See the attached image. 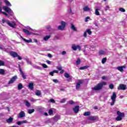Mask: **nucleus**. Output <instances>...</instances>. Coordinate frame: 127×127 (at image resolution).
I'll return each mask as SVG.
<instances>
[{
	"instance_id": "33",
	"label": "nucleus",
	"mask_w": 127,
	"mask_h": 127,
	"mask_svg": "<svg viewBox=\"0 0 127 127\" xmlns=\"http://www.w3.org/2000/svg\"><path fill=\"white\" fill-rule=\"evenodd\" d=\"M106 62H107V58H104L103 59H102L101 63H102V64H105V63H106Z\"/></svg>"
},
{
	"instance_id": "44",
	"label": "nucleus",
	"mask_w": 127,
	"mask_h": 127,
	"mask_svg": "<svg viewBox=\"0 0 127 127\" xmlns=\"http://www.w3.org/2000/svg\"><path fill=\"white\" fill-rule=\"evenodd\" d=\"M40 65H41L43 68H48V66L44 64H41Z\"/></svg>"
},
{
	"instance_id": "64",
	"label": "nucleus",
	"mask_w": 127,
	"mask_h": 127,
	"mask_svg": "<svg viewBox=\"0 0 127 127\" xmlns=\"http://www.w3.org/2000/svg\"><path fill=\"white\" fill-rule=\"evenodd\" d=\"M46 62L48 64H51V62L50 61H47Z\"/></svg>"
},
{
	"instance_id": "4",
	"label": "nucleus",
	"mask_w": 127,
	"mask_h": 127,
	"mask_svg": "<svg viewBox=\"0 0 127 127\" xmlns=\"http://www.w3.org/2000/svg\"><path fill=\"white\" fill-rule=\"evenodd\" d=\"M3 9H4L5 11H6V12L8 13V14L11 16H12L13 14H14L13 12L11 10V9L6 6H3Z\"/></svg>"
},
{
	"instance_id": "57",
	"label": "nucleus",
	"mask_w": 127,
	"mask_h": 127,
	"mask_svg": "<svg viewBox=\"0 0 127 127\" xmlns=\"http://www.w3.org/2000/svg\"><path fill=\"white\" fill-rule=\"evenodd\" d=\"M83 36L84 37H87V32H84V34H83Z\"/></svg>"
},
{
	"instance_id": "46",
	"label": "nucleus",
	"mask_w": 127,
	"mask_h": 127,
	"mask_svg": "<svg viewBox=\"0 0 127 127\" xmlns=\"http://www.w3.org/2000/svg\"><path fill=\"white\" fill-rule=\"evenodd\" d=\"M0 74L1 75H3V74H4V70L2 69H0Z\"/></svg>"
},
{
	"instance_id": "35",
	"label": "nucleus",
	"mask_w": 127,
	"mask_h": 127,
	"mask_svg": "<svg viewBox=\"0 0 127 127\" xmlns=\"http://www.w3.org/2000/svg\"><path fill=\"white\" fill-rule=\"evenodd\" d=\"M95 14H96V15H100V12H99L98 8H96L95 9Z\"/></svg>"
},
{
	"instance_id": "11",
	"label": "nucleus",
	"mask_w": 127,
	"mask_h": 127,
	"mask_svg": "<svg viewBox=\"0 0 127 127\" xmlns=\"http://www.w3.org/2000/svg\"><path fill=\"white\" fill-rule=\"evenodd\" d=\"M83 83V81L82 80H78V82L76 84V90H79L81 87V84Z\"/></svg>"
},
{
	"instance_id": "32",
	"label": "nucleus",
	"mask_w": 127,
	"mask_h": 127,
	"mask_svg": "<svg viewBox=\"0 0 127 127\" xmlns=\"http://www.w3.org/2000/svg\"><path fill=\"white\" fill-rule=\"evenodd\" d=\"M50 38V36H46L45 37H44V40L45 41H47Z\"/></svg>"
},
{
	"instance_id": "1",
	"label": "nucleus",
	"mask_w": 127,
	"mask_h": 127,
	"mask_svg": "<svg viewBox=\"0 0 127 127\" xmlns=\"http://www.w3.org/2000/svg\"><path fill=\"white\" fill-rule=\"evenodd\" d=\"M107 85V82H101L99 83L96 86L92 88L93 91H100L103 89V86H106Z\"/></svg>"
},
{
	"instance_id": "21",
	"label": "nucleus",
	"mask_w": 127,
	"mask_h": 127,
	"mask_svg": "<svg viewBox=\"0 0 127 127\" xmlns=\"http://www.w3.org/2000/svg\"><path fill=\"white\" fill-rule=\"evenodd\" d=\"M24 103L25 104V106L26 107H27L28 108H29L30 107H31V104L30 103H29L28 101H27V100H24Z\"/></svg>"
},
{
	"instance_id": "16",
	"label": "nucleus",
	"mask_w": 127,
	"mask_h": 127,
	"mask_svg": "<svg viewBox=\"0 0 127 127\" xmlns=\"http://www.w3.org/2000/svg\"><path fill=\"white\" fill-rule=\"evenodd\" d=\"M84 11H91V8L88 6H85L83 8Z\"/></svg>"
},
{
	"instance_id": "18",
	"label": "nucleus",
	"mask_w": 127,
	"mask_h": 127,
	"mask_svg": "<svg viewBox=\"0 0 127 127\" xmlns=\"http://www.w3.org/2000/svg\"><path fill=\"white\" fill-rule=\"evenodd\" d=\"M2 9H1V8H0V13H3V14H4V15H5L6 16H7L8 18H9V16H8V14H7V13H6L5 12H3L2 11Z\"/></svg>"
},
{
	"instance_id": "42",
	"label": "nucleus",
	"mask_w": 127,
	"mask_h": 127,
	"mask_svg": "<svg viewBox=\"0 0 127 127\" xmlns=\"http://www.w3.org/2000/svg\"><path fill=\"white\" fill-rule=\"evenodd\" d=\"M76 63V65H80V64L81 63V60H80V59H77Z\"/></svg>"
},
{
	"instance_id": "61",
	"label": "nucleus",
	"mask_w": 127,
	"mask_h": 127,
	"mask_svg": "<svg viewBox=\"0 0 127 127\" xmlns=\"http://www.w3.org/2000/svg\"><path fill=\"white\" fill-rule=\"evenodd\" d=\"M57 69L59 70L60 71H61L62 70V67H57Z\"/></svg>"
},
{
	"instance_id": "59",
	"label": "nucleus",
	"mask_w": 127,
	"mask_h": 127,
	"mask_svg": "<svg viewBox=\"0 0 127 127\" xmlns=\"http://www.w3.org/2000/svg\"><path fill=\"white\" fill-rule=\"evenodd\" d=\"M23 124H27L28 122L26 120L22 121Z\"/></svg>"
},
{
	"instance_id": "49",
	"label": "nucleus",
	"mask_w": 127,
	"mask_h": 127,
	"mask_svg": "<svg viewBox=\"0 0 127 127\" xmlns=\"http://www.w3.org/2000/svg\"><path fill=\"white\" fill-rule=\"evenodd\" d=\"M4 65V62L2 61H0V66H3Z\"/></svg>"
},
{
	"instance_id": "13",
	"label": "nucleus",
	"mask_w": 127,
	"mask_h": 127,
	"mask_svg": "<svg viewBox=\"0 0 127 127\" xmlns=\"http://www.w3.org/2000/svg\"><path fill=\"white\" fill-rule=\"evenodd\" d=\"M16 79H17V76H13L11 79L9 80V81L8 82V84H12V83H13L14 82H15V81L16 80Z\"/></svg>"
},
{
	"instance_id": "26",
	"label": "nucleus",
	"mask_w": 127,
	"mask_h": 127,
	"mask_svg": "<svg viewBox=\"0 0 127 127\" xmlns=\"http://www.w3.org/2000/svg\"><path fill=\"white\" fill-rule=\"evenodd\" d=\"M4 2L6 4V5H8V6H11V4L10 3V2H9V1L6 0H4Z\"/></svg>"
},
{
	"instance_id": "28",
	"label": "nucleus",
	"mask_w": 127,
	"mask_h": 127,
	"mask_svg": "<svg viewBox=\"0 0 127 127\" xmlns=\"http://www.w3.org/2000/svg\"><path fill=\"white\" fill-rule=\"evenodd\" d=\"M28 87L31 90H32L33 89V83H30L28 85Z\"/></svg>"
},
{
	"instance_id": "36",
	"label": "nucleus",
	"mask_w": 127,
	"mask_h": 127,
	"mask_svg": "<svg viewBox=\"0 0 127 127\" xmlns=\"http://www.w3.org/2000/svg\"><path fill=\"white\" fill-rule=\"evenodd\" d=\"M88 68V66H81L79 67V70H85Z\"/></svg>"
},
{
	"instance_id": "60",
	"label": "nucleus",
	"mask_w": 127,
	"mask_h": 127,
	"mask_svg": "<svg viewBox=\"0 0 127 127\" xmlns=\"http://www.w3.org/2000/svg\"><path fill=\"white\" fill-rule=\"evenodd\" d=\"M102 80H107V76H102Z\"/></svg>"
},
{
	"instance_id": "38",
	"label": "nucleus",
	"mask_w": 127,
	"mask_h": 127,
	"mask_svg": "<svg viewBox=\"0 0 127 127\" xmlns=\"http://www.w3.org/2000/svg\"><path fill=\"white\" fill-rule=\"evenodd\" d=\"M120 11H121V12H126V9L123 7H121L119 8Z\"/></svg>"
},
{
	"instance_id": "6",
	"label": "nucleus",
	"mask_w": 127,
	"mask_h": 127,
	"mask_svg": "<svg viewBox=\"0 0 127 127\" xmlns=\"http://www.w3.org/2000/svg\"><path fill=\"white\" fill-rule=\"evenodd\" d=\"M66 26V22L64 21L61 22V25L58 26V29L59 30H64V28Z\"/></svg>"
},
{
	"instance_id": "54",
	"label": "nucleus",
	"mask_w": 127,
	"mask_h": 127,
	"mask_svg": "<svg viewBox=\"0 0 127 127\" xmlns=\"http://www.w3.org/2000/svg\"><path fill=\"white\" fill-rule=\"evenodd\" d=\"M36 69H38L39 70H40L41 69V67L38 65H37L35 66Z\"/></svg>"
},
{
	"instance_id": "56",
	"label": "nucleus",
	"mask_w": 127,
	"mask_h": 127,
	"mask_svg": "<svg viewBox=\"0 0 127 127\" xmlns=\"http://www.w3.org/2000/svg\"><path fill=\"white\" fill-rule=\"evenodd\" d=\"M18 60H21V59H22V58H21V57L18 56V55H17V56Z\"/></svg>"
},
{
	"instance_id": "12",
	"label": "nucleus",
	"mask_w": 127,
	"mask_h": 127,
	"mask_svg": "<svg viewBox=\"0 0 127 127\" xmlns=\"http://www.w3.org/2000/svg\"><path fill=\"white\" fill-rule=\"evenodd\" d=\"M24 117H25V113L24 111H21L19 113L17 118L21 119V118H24Z\"/></svg>"
},
{
	"instance_id": "55",
	"label": "nucleus",
	"mask_w": 127,
	"mask_h": 127,
	"mask_svg": "<svg viewBox=\"0 0 127 127\" xmlns=\"http://www.w3.org/2000/svg\"><path fill=\"white\" fill-rule=\"evenodd\" d=\"M46 29H47L48 30H49V29H50V28H51V26H47L46 27Z\"/></svg>"
},
{
	"instance_id": "40",
	"label": "nucleus",
	"mask_w": 127,
	"mask_h": 127,
	"mask_svg": "<svg viewBox=\"0 0 127 127\" xmlns=\"http://www.w3.org/2000/svg\"><path fill=\"white\" fill-rule=\"evenodd\" d=\"M85 32L88 33L89 35H91V34L92 33V31H91V30L90 29H87Z\"/></svg>"
},
{
	"instance_id": "20",
	"label": "nucleus",
	"mask_w": 127,
	"mask_h": 127,
	"mask_svg": "<svg viewBox=\"0 0 127 127\" xmlns=\"http://www.w3.org/2000/svg\"><path fill=\"white\" fill-rule=\"evenodd\" d=\"M35 95L36 96H38V97L41 95V91H40V90H37L35 92Z\"/></svg>"
},
{
	"instance_id": "8",
	"label": "nucleus",
	"mask_w": 127,
	"mask_h": 127,
	"mask_svg": "<svg viewBox=\"0 0 127 127\" xmlns=\"http://www.w3.org/2000/svg\"><path fill=\"white\" fill-rule=\"evenodd\" d=\"M126 68H127L126 66L122 65V66L117 67L116 69L118 70V71H120V72H124V71H125L124 69H126Z\"/></svg>"
},
{
	"instance_id": "31",
	"label": "nucleus",
	"mask_w": 127,
	"mask_h": 127,
	"mask_svg": "<svg viewBox=\"0 0 127 127\" xmlns=\"http://www.w3.org/2000/svg\"><path fill=\"white\" fill-rule=\"evenodd\" d=\"M110 7L109 5H106V6L104 7V10L105 11H107V10H109L110 9Z\"/></svg>"
},
{
	"instance_id": "9",
	"label": "nucleus",
	"mask_w": 127,
	"mask_h": 127,
	"mask_svg": "<svg viewBox=\"0 0 127 127\" xmlns=\"http://www.w3.org/2000/svg\"><path fill=\"white\" fill-rule=\"evenodd\" d=\"M127 89V85L121 84L118 87V90H126Z\"/></svg>"
},
{
	"instance_id": "43",
	"label": "nucleus",
	"mask_w": 127,
	"mask_h": 127,
	"mask_svg": "<svg viewBox=\"0 0 127 127\" xmlns=\"http://www.w3.org/2000/svg\"><path fill=\"white\" fill-rule=\"evenodd\" d=\"M0 49L1 50H2L3 51H5V52H6L7 50L6 49H5V48L1 47L0 46Z\"/></svg>"
},
{
	"instance_id": "53",
	"label": "nucleus",
	"mask_w": 127,
	"mask_h": 127,
	"mask_svg": "<svg viewBox=\"0 0 127 127\" xmlns=\"http://www.w3.org/2000/svg\"><path fill=\"white\" fill-rule=\"evenodd\" d=\"M68 103H69V104H70V105H73V104H74V101H68Z\"/></svg>"
},
{
	"instance_id": "23",
	"label": "nucleus",
	"mask_w": 127,
	"mask_h": 127,
	"mask_svg": "<svg viewBox=\"0 0 127 127\" xmlns=\"http://www.w3.org/2000/svg\"><path fill=\"white\" fill-rule=\"evenodd\" d=\"M71 28L73 30V31H77V28L75 27V25H74L72 23H71Z\"/></svg>"
},
{
	"instance_id": "41",
	"label": "nucleus",
	"mask_w": 127,
	"mask_h": 127,
	"mask_svg": "<svg viewBox=\"0 0 127 127\" xmlns=\"http://www.w3.org/2000/svg\"><path fill=\"white\" fill-rule=\"evenodd\" d=\"M26 61L27 63V64H29L30 65H31V61L29 59H26Z\"/></svg>"
},
{
	"instance_id": "7",
	"label": "nucleus",
	"mask_w": 127,
	"mask_h": 127,
	"mask_svg": "<svg viewBox=\"0 0 127 127\" xmlns=\"http://www.w3.org/2000/svg\"><path fill=\"white\" fill-rule=\"evenodd\" d=\"M71 48L72 50H74V51H76V50H77V49H78L79 50H81V47L79 45H77L76 46V45L73 44V45H72Z\"/></svg>"
},
{
	"instance_id": "15",
	"label": "nucleus",
	"mask_w": 127,
	"mask_h": 127,
	"mask_svg": "<svg viewBox=\"0 0 127 127\" xmlns=\"http://www.w3.org/2000/svg\"><path fill=\"white\" fill-rule=\"evenodd\" d=\"M79 107L78 106H75L73 108V111H74L75 114H78V113H79Z\"/></svg>"
},
{
	"instance_id": "50",
	"label": "nucleus",
	"mask_w": 127,
	"mask_h": 127,
	"mask_svg": "<svg viewBox=\"0 0 127 127\" xmlns=\"http://www.w3.org/2000/svg\"><path fill=\"white\" fill-rule=\"evenodd\" d=\"M52 114H53V110H50L49 111V114L51 115H52Z\"/></svg>"
},
{
	"instance_id": "25",
	"label": "nucleus",
	"mask_w": 127,
	"mask_h": 127,
	"mask_svg": "<svg viewBox=\"0 0 127 127\" xmlns=\"http://www.w3.org/2000/svg\"><path fill=\"white\" fill-rule=\"evenodd\" d=\"M13 121V119L11 117H10L9 119L6 120V122L9 124L10 123H11Z\"/></svg>"
},
{
	"instance_id": "3",
	"label": "nucleus",
	"mask_w": 127,
	"mask_h": 127,
	"mask_svg": "<svg viewBox=\"0 0 127 127\" xmlns=\"http://www.w3.org/2000/svg\"><path fill=\"white\" fill-rule=\"evenodd\" d=\"M117 114L118 116L116 118V121L118 122L122 121V120H123V118L125 117V113H122L120 111H117Z\"/></svg>"
},
{
	"instance_id": "30",
	"label": "nucleus",
	"mask_w": 127,
	"mask_h": 127,
	"mask_svg": "<svg viewBox=\"0 0 127 127\" xmlns=\"http://www.w3.org/2000/svg\"><path fill=\"white\" fill-rule=\"evenodd\" d=\"M34 111H35V110H34V109H28V113H29V114H32L33 113H34Z\"/></svg>"
},
{
	"instance_id": "58",
	"label": "nucleus",
	"mask_w": 127,
	"mask_h": 127,
	"mask_svg": "<svg viewBox=\"0 0 127 127\" xmlns=\"http://www.w3.org/2000/svg\"><path fill=\"white\" fill-rule=\"evenodd\" d=\"M54 71H51L50 72V75H51V76H54Z\"/></svg>"
},
{
	"instance_id": "10",
	"label": "nucleus",
	"mask_w": 127,
	"mask_h": 127,
	"mask_svg": "<svg viewBox=\"0 0 127 127\" xmlns=\"http://www.w3.org/2000/svg\"><path fill=\"white\" fill-rule=\"evenodd\" d=\"M98 119V116H90L88 117L87 120L89 121H97V120Z\"/></svg>"
},
{
	"instance_id": "37",
	"label": "nucleus",
	"mask_w": 127,
	"mask_h": 127,
	"mask_svg": "<svg viewBox=\"0 0 127 127\" xmlns=\"http://www.w3.org/2000/svg\"><path fill=\"white\" fill-rule=\"evenodd\" d=\"M114 87H115V85L113 83H111L109 85V88L110 89H111V90H113Z\"/></svg>"
},
{
	"instance_id": "52",
	"label": "nucleus",
	"mask_w": 127,
	"mask_h": 127,
	"mask_svg": "<svg viewBox=\"0 0 127 127\" xmlns=\"http://www.w3.org/2000/svg\"><path fill=\"white\" fill-rule=\"evenodd\" d=\"M49 102H51V103H55V100H54L53 99H52L49 100Z\"/></svg>"
},
{
	"instance_id": "45",
	"label": "nucleus",
	"mask_w": 127,
	"mask_h": 127,
	"mask_svg": "<svg viewBox=\"0 0 127 127\" xmlns=\"http://www.w3.org/2000/svg\"><path fill=\"white\" fill-rule=\"evenodd\" d=\"M66 100H67V99H66V98H64V99H63L60 101V103H65V102H66Z\"/></svg>"
},
{
	"instance_id": "47",
	"label": "nucleus",
	"mask_w": 127,
	"mask_h": 127,
	"mask_svg": "<svg viewBox=\"0 0 127 127\" xmlns=\"http://www.w3.org/2000/svg\"><path fill=\"white\" fill-rule=\"evenodd\" d=\"M91 18L90 17H86L85 19V22H88L89 21V19H90Z\"/></svg>"
},
{
	"instance_id": "2",
	"label": "nucleus",
	"mask_w": 127,
	"mask_h": 127,
	"mask_svg": "<svg viewBox=\"0 0 127 127\" xmlns=\"http://www.w3.org/2000/svg\"><path fill=\"white\" fill-rule=\"evenodd\" d=\"M2 24H4V23H6L7 25L10 26V27H12V28H15V25H16V23H15V21H12L10 22V21L5 19V18H3L1 21Z\"/></svg>"
},
{
	"instance_id": "19",
	"label": "nucleus",
	"mask_w": 127,
	"mask_h": 127,
	"mask_svg": "<svg viewBox=\"0 0 127 127\" xmlns=\"http://www.w3.org/2000/svg\"><path fill=\"white\" fill-rule=\"evenodd\" d=\"M19 70L23 79H26V77L25 76V75H24V73H23V71L21 70V68L20 67L19 68Z\"/></svg>"
},
{
	"instance_id": "24",
	"label": "nucleus",
	"mask_w": 127,
	"mask_h": 127,
	"mask_svg": "<svg viewBox=\"0 0 127 127\" xmlns=\"http://www.w3.org/2000/svg\"><path fill=\"white\" fill-rule=\"evenodd\" d=\"M23 40L27 43H30L32 42V40H31V39H30V40H26V39L23 38Z\"/></svg>"
},
{
	"instance_id": "22",
	"label": "nucleus",
	"mask_w": 127,
	"mask_h": 127,
	"mask_svg": "<svg viewBox=\"0 0 127 127\" xmlns=\"http://www.w3.org/2000/svg\"><path fill=\"white\" fill-rule=\"evenodd\" d=\"M23 32H24L26 34H27V35H30V34H31L30 32H29V31L27 30V29H23Z\"/></svg>"
},
{
	"instance_id": "14",
	"label": "nucleus",
	"mask_w": 127,
	"mask_h": 127,
	"mask_svg": "<svg viewBox=\"0 0 127 127\" xmlns=\"http://www.w3.org/2000/svg\"><path fill=\"white\" fill-rule=\"evenodd\" d=\"M9 55H10V56H12V57L15 58L17 57V55L18 54L16 52L11 51L9 52Z\"/></svg>"
},
{
	"instance_id": "27",
	"label": "nucleus",
	"mask_w": 127,
	"mask_h": 127,
	"mask_svg": "<svg viewBox=\"0 0 127 127\" xmlns=\"http://www.w3.org/2000/svg\"><path fill=\"white\" fill-rule=\"evenodd\" d=\"M90 115H91V112H85L83 114V116H84L85 117H87L88 116H90Z\"/></svg>"
},
{
	"instance_id": "39",
	"label": "nucleus",
	"mask_w": 127,
	"mask_h": 127,
	"mask_svg": "<svg viewBox=\"0 0 127 127\" xmlns=\"http://www.w3.org/2000/svg\"><path fill=\"white\" fill-rule=\"evenodd\" d=\"M68 12L70 13V14H73V11H72V9L71 8H69L67 10Z\"/></svg>"
},
{
	"instance_id": "62",
	"label": "nucleus",
	"mask_w": 127,
	"mask_h": 127,
	"mask_svg": "<svg viewBox=\"0 0 127 127\" xmlns=\"http://www.w3.org/2000/svg\"><path fill=\"white\" fill-rule=\"evenodd\" d=\"M54 71V73H56L57 74H58V73H59V71L58 70H54L53 71Z\"/></svg>"
},
{
	"instance_id": "17",
	"label": "nucleus",
	"mask_w": 127,
	"mask_h": 127,
	"mask_svg": "<svg viewBox=\"0 0 127 127\" xmlns=\"http://www.w3.org/2000/svg\"><path fill=\"white\" fill-rule=\"evenodd\" d=\"M53 119H54V122H55L56 123L59 120H60V116L56 115L54 117Z\"/></svg>"
},
{
	"instance_id": "48",
	"label": "nucleus",
	"mask_w": 127,
	"mask_h": 127,
	"mask_svg": "<svg viewBox=\"0 0 127 127\" xmlns=\"http://www.w3.org/2000/svg\"><path fill=\"white\" fill-rule=\"evenodd\" d=\"M64 77L65 78H70V75H69V74H68L67 73H65L64 74Z\"/></svg>"
},
{
	"instance_id": "5",
	"label": "nucleus",
	"mask_w": 127,
	"mask_h": 127,
	"mask_svg": "<svg viewBox=\"0 0 127 127\" xmlns=\"http://www.w3.org/2000/svg\"><path fill=\"white\" fill-rule=\"evenodd\" d=\"M116 99H117V94L116 92H113L112 96H111L112 102L111 103V106H114L116 103Z\"/></svg>"
},
{
	"instance_id": "51",
	"label": "nucleus",
	"mask_w": 127,
	"mask_h": 127,
	"mask_svg": "<svg viewBox=\"0 0 127 127\" xmlns=\"http://www.w3.org/2000/svg\"><path fill=\"white\" fill-rule=\"evenodd\" d=\"M53 82L56 83H59V81L58 79H53Z\"/></svg>"
},
{
	"instance_id": "34",
	"label": "nucleus",
	"mask_w": 127,
	"mask_h": 127,
	"mask_svg": "<svg viewBox=\"0 0 127 127\" xmlns=\"http://www.w3.org/2000/svg\"><path fill=\"white\" fill-rule=\"evenodd\" d=\"M22 88V84L21 83H19L18 85V90H21Z\"/></svg>"
},
{
	"instance_id": "63",
	"label": "nucleus",
	"mask_w": 127,
	"mask_h": 127,
	"mask_svg": "<svg viewBox=\"0 0 127 127\" xmlns=\"http://www.w3.org/2000/svg\"><path fill=\"white\" fill-rule=\"evenodd\" d=\"M33 41H34V42H35L36 43H37V42H38V41H37V39H34Z\"/></svg>"
},
{
	"instance_id": "29",
	"label": "nucleus",
	"mask_w": 127,
	"mask_h": 127,
	"mask_svg": "<svg viewBox=\"0 0 127 127\" xmlns=\"http://www.w3.org/2000/svg\"><path fill=\"white\" fill-rule=\"evenodd\" d=\"M106 54V52L104 50H100L99 51V55H105Z\"/></svg>"
}]
</instances>
